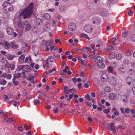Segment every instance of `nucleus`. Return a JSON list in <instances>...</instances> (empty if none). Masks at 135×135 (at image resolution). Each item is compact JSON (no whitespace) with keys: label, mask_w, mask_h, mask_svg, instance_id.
Segmentation results:
<instances>
[{"label":"nucleus","mask_w":135,"mask_h":135,"mask_svg":"<svg viewBox=\"0 0 135 135\" xmlns=\"http://www.w3.org/2000/svg\"><path fill=\"white\" fill-rule=\"evenodd\" d=\"M131 39L133 41H135V34L132 35L131 37Z\"/></svg>","instance_id":"43"},{"label":"nucleus","mask_w":135,"mask_h":135,"mask_svg":"<svg viewBox=\"0 0 135 135\" xmlns=\"http://www.w3.org/2000/svg\"><path fill=\"white\" fill-rule=\"evenodd\" d=\"M103 112L105 113L108 114L110 112V111H109L108 110H107V109H104L103 110Z\"/></svg>","instance_id":"50"},{"label":"nucleus","mask_w":135,"mask_h":135,"mask_svg":"<svg viewBox=\"0 0 135 135\" xmlns=\"http://www.w3.org/2000/svg\"><path fill=\"white\" fill-rule=\"evenodd\" d=\"M131 113L133 114L135 113V110L133 109H132L130 110Z\"/></svg>","instance_id":"64"},{"label":"nucleus","mask_w":135,"mask_h":135,"mask_svg":"<svg viewBox=\"0 0 135 135\" xmlns=\"http://www.w3.org/2000/svg\"><path fill=\"white\" fill-rule=\"evenodd\" d=\"M92 21L93 23L95 24H98L100 22V20L99 18L97 17H94L92 19Z\"/></svg>","instance_id":"7"},{"label":"nucleus","mask_w":135,"mask_h":135,"mask_svg":"<svg viewBox=\"0 0 135 135\" xmlns=\"http://www.w3.org/2000/svg\"><path fill=\"white\" fill-rule=\"evenodd\" d=\"M4 48L6 49H8L11 45L10 44L7 43L6 41H5L4 42Z\"/></svg>","instance_id":"15"},{"label":"nucleus","mask_w":135,"mask_h":135,"mask_svg":"<svg viewBox=\"0 0 135 135\" xmlns=\"http://www.w3.org/2000/svg\"><path fill=\"white\" fill-rule=\"evenodd\" d=\"M29 11H31L32 12H33L34 8V3H33L31 2L30 3L28 7L26 8Z\"/></svg>","instance_id":"10"},{"label":"nucleus","mask_w":135,"mask_h":135,"mask_svg":"<svg viewBox=\"0 0 135 135\" xmlns=\"http://www.w3.org/2000/svg\"><path fill=\"white\" fill-rule=\"evenodd\" d=\"M98 66L101 69L103 68L105 66V64L101 61H99L97 62Z\"/></svg>","instance_id":"11"},{"label":"nucleus","mask_w":135,"mask_h":135,"mask_svg":"<svg viewBox=\"0 0 135 135\" xmlns=\"http://www.w3.org/2000/svg\"><path fill=\"white\" fill-rule=\"evenodd\" d=\"M115 54H110L109 55V57L111 59H114L115 57Z\"/></svg>","instance_id":"39"},{"label":"nucleus","mask_w":135,"mask_h":135,"mask_svg":"<svg viewBox=\"0 0 135 135\" xmlns=\"http://www.w3.org/2000/svg\"><path fill=\"white\" fill-rule=\"evenodd\" d=\"M26 8L21 13V16L22 18L25 19L27 18H29L31 16L33 12Z\"/></svg>","instance_id":"1"},{"label":"nucleus","mask_w":135,"mask_h":135,"mask_svg":"<svg viewBox=\"0 0 135 135\" xmlns=\"http://www.w3.org/2000/svg\"><path fill=\"white\" fill-rule=\"evenodd\" d=\"M24 128L27 130H29L31 128V127L30 126H28L27 124H25L24 125Z\"/></svg>","instance_id":"31"},{"label":"nucleus","mask_w":135,"mask_h":135,"mask_svg":"<svg viewBox=\"0 0 135 135\" xmlns=\"http://www.w3.org/2000/svg\"><path fill=\"white\" fill-rule=\"evenodd\" d=\"M85 98L88 101H90L92 99V98H90V95L88 94H86L85 95Z\"/></svg>","instance_id":"25"},{"label":"nucleus","mask_w":135,"mask_h":135,"mask_svg":"<svg viewBox=\"0 0 135 135\" xmlns=\"http://www.w3.org/2000/svg\"><path fill=\"white\" fill-rule=\"evenodd\" d=\"M125 113H128L130 111V109L129 108H126L125 109Z\"/></svg>","instance_id":"46"},{"label":"nucleus","mask_w":135,"mask_h":135,"mask_svg":"<svg viewBox=\"0 0 135 135\" xmlns=\"http://www.w3.org/2000/svg\"><path fill=\"white\" fill-rule=\"evenodd\" d=\"M11 47L14 49H17V48H18V45H17L14 44V45H13Z\"/></svg>","instance_id":"48"},{"label":"nucleus","mask_w":135,"mask_h":135,"mask_svg":"<svg viewBox=\"0 0 135 135\" xmlns=\"http://www.w3.org/2000/svg\"><path fill=\"white\" fill-rule=\"evenodd\" d=\"M59 8L60 11L62 12H64L66 9V7L62 5H60Z\"/></svg>","instance_id":"12"},{"label":"nucleus","mask_w":135,"mask_h":135,"mask_svg":"<svg viewBox=\"0 0 135 135\" xmlns=\"http://www.w3.org/2000/svg\"><path fill=\"white\" fill-rule=\"evenodd\" d=\"M33 102L35 104H39L40 103V101L38 99L35 100L33 101Z\"/></svg>","instance_id":"41"},{"label":"nucleus","mask_w":135,"mask_h":135,"mask_svg":"<svg viewBox=\"0 0 135 135\" xmlns=\"http://www.w3.org/2000/svg\"><path fill=\"white\" fill-rule=\"evenodd\" d=\"M5 120L8 123H11L13 121H15V120L12 118H9L8 119H5Z\"/></svg>","instance_id":"28"},{"label":"nucleus","mask_w":135,"mask_h":135,"mask_svg":"<svg viewBox=\"0 0 135 135\" xmlns=\"http://www.w3.org/2000/svg\"><path fill=\"white\" fill-rule=\"evenodd\" d=\"M80 37L81 38H83L89 40H90V38L88 36L87 34H85L84 33H82L80 35Z\"/></svg>","instance_id":"21"},{"label":"nucleus","mask_w":135,"mask_h":135,"mask_svg":"<svg viewBox=\"0 0 135 135\" xmlns=\"http://www.w3.org/2000/svg\"><path fill=\"white\" fill-rule=\"evenodd\" d=\"M104 90L106 92H110L111 90V89L109 86H106L104 88Z\"/></svg>","instance_id":"19"},{"label":"nucleus","mask_w":135,"mask_h":135,"mask_svg":"<svg viewBox=\"0 0 135 135\" xmlns=\"http://www.w3.org/2000/svg\"><path fill=\"white\" fill-rule=\"evenodd\" d=\"M116 40V38H112L109 41V42L110 43H112L113 42L115 41Z\"/></svg>","instance_id":"45"},{"label":"nucleus","mask_w":135,"mask_h":135,"mask_svg":"<svg viewBox=\"0 0 135 135\" xmlns=\"http://www.w3.org/2000/svg\"><path fill=\"white\" fill-rule=\"evenodd\" d=\"M27 22V21H26L25 22H22V23L19 22L18 24V26L21 28H23L24 27L22 25H25V23Z\"/></svg>","instance_id":"13"},{"label":"nucleus","mask_w":135,"mask_h":135,"mask_svg":"<svg viewBox=\"0 0 135 135\" xmlns=\"http://www.w3.org/2000/svg\"><path fill=\"white\" fill-rule=\"evenodd\" d=\"M6 31L7 33L9 35H13V37H15L17 34L15 32H14L13 29L10 27H8L6 29Z\"/></svg>","instance_id":"3"},{"label":"nucleus","mask_w":135,"mask_h":135,"mask_svg":"<svg viewBox=\"0 0 135 135\" xmlns=\"http://www.w3.org/2000/svg\"><path fill=\"white\" fill-rule=\"evenodd\" d=\"M122 57V55L120 54H117L116 55V58L118 60H120Z\"/></svg>","instance_id":"27"},{"label":"nucleus","mask_w":135,"mask_h":135,"mask_svg":"<svg viewBox=\"0 0 135 135\" xmlns=\"http://www.w3.org/2000/svg\"><path fill=\"white\" fill-rule=\"evenodd\" d=\"M108 78L107 76L105 74H103L101 77V79L103 81H105L107 80Z\"/></svg>","instance_id":"14"},{"label":"nucleus","mask_w":135,"mask_h":135,"mask_svg":"<svg viewBox=\"0 0 135 135\" xmlns=\"http://www.w3.org/2000/svg\"><path fill=\"white\" fill-rule=\"evenodd\" d=\"M84 31L87 33H90L92 30L91 27L89 25H86L84 27Z\"/></svg>","instance_id":"9"},{"label":"nucleus","mask_w":135,"mask_h":135,"mask_svg":"<svg viewBox=\"0 0 135 135\" xmlns=\"http://www.w3.org/2000/svg\"><path fill=\"white\" fill-rule=\"evenodd\" d=\"M114 76L112 77L111 78H109L108 79V81L109 83L110 84H113V81H111V79H114Z\"/></svg>","instance_id":"34"},{"label":"nucleus","mask_w":135,"mask_h":135,"mask_svg":"<svg viewBox=\"0 0 135 135\" xmlns=\"http://www.w3.org/2000/svg\"><path fill=\"white\" fill-rule=\"evenodd\" d=\"M43 16L45 19L49 20L50 18V15L48 13H45L43 15Z\"/></svg>","instance_id":"20"},{"label":"nucleus","mask_w":135,"mask_h":135,"mask_svg":"<svg viewBox=\"0 0 135 135\" xmlns=\"http://www.w3.org/2000/svg\"><path fill=\"white\" fill-rule=\"evenodd\" d=\"M115 49V47H113L111 45H110L109 46V49H108V51L110 50H113Z\"/></svg>","instance_id":"59"},{"label":"nucleus","mask_w":135,"mask_h":135,"mask_svg":"<svg viewBox=\"0 0 135 135\" xmlns=\"http://www.w3.org/2000/svg\"><path fill=\"white\" fill-rule=\"evenodd\" d=\"M116 98V95L114 93H111L109 95V98L111 99H114Z\"/></svg>","instance_id":"17"},{"label":"nucleus","mask_w":135,"mask_h":135,"mask_svg":"<svg viewBox=\"0 0 135 135\" xmlns=\"http://www.w3.org/2000/svg\"><path fill=\"white\" fill-rule=\"evenodd\" d=\"M132 52L130 50H128L126 52V55L127 56H130Z\"/></svg>","instance_id":"35"},{"label":"nucleus","mask_w":135,"mask_h":135,"mask_svg":"<svg viewBox=\"0 0 135 135\" xmlns=\"http://www.w3.org/2000/svg\"><path fill=\"white\" fill-rule=\"evenodd\" d=\"M114 0H108L107 4L109 5H110L113 2Z\"/></svg>","instance_id":"49"},{"label":"nucleus","mask_w":135,"mask_h":135,"mask_svg":"<svg viewBox=\"0 0 135 135\" xmlns=\"http://www.w3.org/2000/svg\"><path fill=\"white\" fill-rule=\"evenodd\" d=\"M133 14V11L132 10H130L128 12V15L129 16H131Z\"/></svg>","instance_id":"53"},{"label":"nucleus","mask_w":135,"mask_h":135,"mask_svg":"<svg viewBox=\"0 0 135 135\" xmlns=\"http://www.w3.org/2000/svg\"><path fill=\"white\" fill-rule=\"evenodd\" d=\"M21 18H22V17L21 16V13H20V16L18 19V23H22V22H23L21 19Z\"/></svg>","instance_id":"44"},{"label":"nucleus","mask_w":135,"mask_h":135,"mask_svg":"<svg viewBox=\"0 0 135 135\" xmlns=\"http://www.w3.org/2000/svg\"><path fill=\"white\" fill-rule=\"evenodd\" d=\"M96 59L99 61H102L101 57L100 56H98L96 57Z\"/></svg>","instance_id":"58"},{"label":"nucleus","mask_w":135,"mask_h":135,"mask_svg":"<svg viewBox=\"0 0 135 135\" xmlns=\"http://www.w3.org/2000/svg\"><path fill=\"white\" fill-rule=\"evenodd\" d=\"M76 49L79 52L81 53L82 52H83V50L81 49H78L77 48H76Z\"/></svg>","instance_id":"61"},{"label":"nucleus","mask_w":135,"mask_h":135,"mask_svg":"<svg viewBox=\"0 0 135 135\" xmlns=\"http://www.w3.org/2000/svg\"><path fill=\"white\" fill-rule=\"evenodd\" d=\"M48 41H46V49L45 51H48L50 50V48H49V45H48Z\"/></svg>","instance_id":"32"},{"label":"nucleus","mask_w":135,"mask_h":135,"mask_svg":"<svg viewBox=\"0 0 135 135\" xmlns=\"http://www.w3.org/2000/svg\"><path fill=\"white\" fill-rule=\"evenodd\" d=\"M114 125L113 123H111L110 124V125L108 126L107 127V128L109 129L110 131H112L113 132H116L115 129L114 128Z\"/></svg>","instance_id":"6"},{"label":"nucleus","mask_w":135,"mask_h":135,"mask_svg":"<svg viewBox=\"0 0 135 135\" xmlns=\"http://www.w3.org/2000/svg\"><path fill=\"white\" fill-rule=\"evenodd\" d=\"M2 6L4 9L7 11H12L13 10V6L11 3L7 2H4L3 3Z\"/></svg>","instance_id":"2"},{"label":"nucleus","mask_w":135,"mask_h":135,"mask_svg":"<svg viewBox=\"0 0 135 135\" xmlns=\"http://www.w3.org/2000/svg\"><path fill=\"white\" fill-rule=\"evenodd\" d=\"M53 112L54 113H57L58 112V109L57 107L56 108V109H53Z\"/></svg>","instance_id":"55"},{"label":"nucleus","mask_w":135,"mask_h":135,"mask_svg":"<svg viewBox=\"0 0 135 135\" xmlns=\"http://www.w3.org/2000/svg\"><path fill=\"white\" fill-rule=\"evenodd\" d=\"M108 69L109 71L110 72H112L113 70V68L111 66H109L108 68Z\"/></svg>","instance_id":"62"},{"label":"nucleus","mask_w":135,"mask_h":135,"mask_svg":"<svg viewBox=\"0 0 135 135\" xmlns=\"http://www.w3.org/2000/svg\"><path fill=\"white\" fill-rule=\"evenodd\" d=\"M48 41L47 44H48L49 41ZM54 42V41L53 40H51V41H50V42L49 43V44H48V45H49V46H50L51 45H54V43H53Z\"/></svg>","instance_id":"37"},{"label":"nucleus","mask_w":135,"mask_h":135,"mask_svg":"<svg viewBox=\"0 0 135 135\" xmlns=\"http://www.w3.org/2000/svg\"><path fill=\"white\" fill-rule=\"evenodd\" d=\"M6 81L4 79H0V84L4 85L6 84Z\"/></svg>","instance_id":"29"},{"label":"nucleus","mask_w":135,"mask_h":135,"mask_svg":"<svg viewBox=\"0 0 135 135\" xmlns=\"http://www.w3.org/2000/svg\"><path fill=\"white\" fill-rule=\"evenodd\" d=\"M68 87L67 86H65L64 87V90L65 93H69V91L68 90Z\"/></svg>","instance_id":"33"},{"label":"nucleus","mask_w":135,"mask_h":135,"mask_svg":"<svg viewBox=\"0 0 135 135\" xmlns=\"http://www.w3.org/2000/svg\"><path fill=\"white\" fill-rule=\"evenodd\" d=\"M123 62L126 64H128L129 63V61L126 59H124Z\"/></svg>","instance_id":"42"},{"label":"nucleus","mask_w":135,"mask_h":135,"mask_svg":"<svg viewBox=\"0 0 135 135\" xmlns=\"http://www.w3.org/2000/svg\"><path fill=\"white\" fill-rule=\"evenodd\" d=\"M13 56H12L9 55L8 56V59L9 60H12L13 59Z\"/></svg>","instance_id":"56"},{"label":"nucleus","mask_w":135,"mask_h":135,"mask_svg":"<svg viewBox=\"0 0 135 135\" xmlns=\"http://www.w3.org/2000/svg\"><path fill=\"white\" fill-rule=\"evenodd\" d=\"M132 89L133 94H135V84L133 85Z\"/></svg>","instance_id":"54"},{"label":"nucleus","mask_w":135,"mask_h":135,"mask_svg":"<svg viewBox=\"0 0 135 135\" xmlns=\"http://www.w3.org/2000/svg\"><path fill=\"white\" fill-rule=\"evenodd\" d=\"M81 102H83L84 100V99L83 98H79L78 99Z\"/></svg>","instance_id":"63"},{"label":"nucleus","mask_w":135,"mask_h":135,"mask_svg":"<svg viewBox=\"0 0 135 135\" xmlns=\"http://www.w3.org/2000/svg\"><path fill=\"white\" fill-rule=\"evenodd\" d=\"M127 34V33L126 32H123L122 34V36L124 38L126 37Z\"/></svg>","instance_id":"60"},{"label":"nucleus","mask_w":135,"mask_h":135,"mask_svg":"<svg viewBox=\"0 0 135 135\" xmlns=\"http://www.w3.org/2000/svg\"><path fill=\"white\" fill-rule=\"evenodd\" d=\"M73 95L72 94H70L69 95V98H67V101H70V99H72L73 97Z\"/></svg>","instance_id":"47"},{"label":"nucleus","mask_w":135,"mask_h":135,"mask_svg":"<svg viewBox=\"0 0 135 135\" xmlns=\"http://www.w3.org/2000/svg\"><path fill=\"white\" fill-rule=\"evenodd\" d=\"M85 61L83 60H81V64L84 66H86L87 65L86 63L85 62Z\"/></svg>","instance_id":"52"},{"label":"nucleus","mask_w":135,"mask_h":135,"mask_svg":"<svg viewBox=\"0 0 135 135\" xmlns=\"http://www.w3.org/2000/svg\"><path fill=\"white\" fill-rule=\"evenodd\" d=\"M125 80L126 82H127V84L129 85H130L131 83L132 84H133L135 81V79L133 77L130 76L127 77Z\"/></svg>","instance_id":"4"},{"label":"nucleus","mask_w":135,"mask_h":135,"mask_svg":"<svg viewBox=\"0 0 135 135\" xmlns=\"http://www.w3.org/2000/svg\"><path fill=\"white\" fill-rule=\"evenodd\" d=\"M9 16V13L7 12H5L4 13L3 16L4 18H8Z\"/></svg>","instance_id":"24"},{"label":"nucleus","mask_w":135,"mask_h":135,"mask_svg":"<svg viewBox=\"0 0 135 135\" xmlns=\"http://www.w3.org/2000/svg\"><path fill=\"white\" fill-rule=\"evenodd\" d=\"M128 74L131 75L135 74V70L134 69H130L127 72Z\"/></svg>","instance_id":"16"},{"label":"nucleus","mask_w":135,"mask_h":135,"mask_svg":"<svg viewBox=\"0 0 135 135\" xmlns=\"http://www.w3.org/2000/svg\"><path fill=\"white\" fill-rule=\"evenodd\" d=\"M50 28V24L48 23L47 24L45 27V29L46 31H49Z\"/></svg>","instance_id":"22"},{"label":"nucleus","mask_w":135,"mask_h":135,"mask_svg":"<svg viewBox=\"0 0 135 135\" xmlns=\"http://www.w3.org/2000/svg\"><path fill=\"white\" fill-rule=\"evenodd\" d=\"M91 4H92L90 3H88L86 4V6L88 7V8H89L91 7Z\"/></svg>","instance_id":"57"},{"label":"nucleus","mask_w":135,"mask_h":135,"mask_svg":"<svg viewBox=\"0 0 135 135\" xmlns=\"http://www.w3.org/2000/svg\"><path fill=\"white\" fill-rule=\"evenodd\" d=\"M76 26L74 23H71L68 26V28L70 31H73L76 29Z\"/></svg>","instance_id":"8"},{"label":"nucleus","mask_w":135,"mask_h":135,"mask_svg":"<svg viewBox=\"0 0 135 135\" xmlns=\"http://www.w3.org/2000/svg\"><path fill=\"white\" fill-rule=\"evenodd\" d=\"M99 11V14L102 16H107L108 14L107 11L105 8H101Z\"/></svg>","instance_id":"5"},{"label":"nucleus","mask_w":135,"mask_h":135,"mask_svg":"<svg viewBox=\"0 0 135 135\" xmlns=\"http://www.w3.org/2000/svg\"><path fill=\"white\" fill-rule=\"evenodd\" d=\"M92 3L93 4L97 5L99 4V0H91Z\"/></svg>","instance_id":"30"},{"label":"nucleus","mask_w":135,"mask_h":135,"mask_svg":"<svg viewBox=\"0 0 135 135\" xmlns=\"http://www.w3.org/2000/svg\"><path fill=\"white\" fill-rule=\"evenodd\" d=\"M24 65H20L18 66L17 69V71H19L23 69Z\"/></svg>","instance_id":"23"},{"label":"nucleus","mask_w":135,"mask_h":135,"mask_svg":"<svg viewBox=\"0 0 135 135\" xmlns=\"http://www.w3.org/2000/svg\"><path fill=\"white\" fill-rule=\"evenodd\" d=\"M15 76L17 77V78H20L21 76V74L20 73H18L17 74H15Z\"/></svg>","instance_id":"51"},{"label":"nucleus","mask_w":135,"mask_h":135,"mask_svg":"<svg viewBox=\"0 0 135 135\" xmlns=\"http://www.w3.org/2000/svg\"><path fill=\"white\" fill-rule=\"evenodd\" d=\"M12 83L15 86H17L19 84V82L18 81H13Z\"/></svg>","instance_id":"40"},{"label":"nucleus","mask_w":135,"mask_h":135,"mask_svg":"<svg viewBox=\"0 0 135 135\" xmlns=\"http://www.w3.org/2000/svg\"><path fill=\"white\" fill-rule=\"evenodd\" d=\"M37 23L40 25H41L42 24V20L40 19H39L37 21Z\"/></svg>","instance_id":"38"},{"label":"nucleus","mask_w":135,"mask_h":135,"mask_svg":"<svg viewBox=\"0 0 135 135\" xmlns=\"http://www.w3.org/2000/svg\"><path fill=\"white\" fill-rule=\"evenodd\" d=\"M119 70L120 72L122 73H124L126 71L125 69L123 67H120L119 69Z\"/></svg>","instance_id":"36"},{"label":"nucleus","mask_w":135,"mask_h":135,"mask_svg":"<svg viewBox=\"0 0 135 135\" xmlns=\"http://www.w3.org/2000/svg\"><path fill=\"white\" fill-rule=\"evenodd\" d=\"M31 28V25L30 23H28L25 25V29L26 31H28Z\"/></svg>","instance_id":"18"},{"label":"nucleus","mask_w":135,"mask_h":135,"mask_svg":"<svg viewBox=\"0 0 135 135\" xmlns=\"http://www.w3.org/2000/svg\"><path fill=\"white\" fill-rule=\"evenodd\" d=\"M24 69H25L26 70H28V71H30L31 70V68L30 66L26 65H24Z\"/></svg>","instance_id":"26"}]
</instances>
